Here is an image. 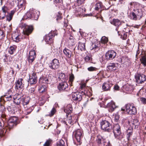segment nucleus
I'll list each match as a JSON object with an SVG mask.
<instances>
[{
    "label": "nucleus",
    "mask_w": 146,
    "mask_h": 146,
    "mask_svg": "<svg viewBox=\"0 0 146 146\" xmlns=\"http://www.w3.org/2000/svg\"><path fill=\"white\" fill-rule=\"evenodd\" d=\"M12 96L11 95L9 96L7 95H5L4 96H1L0 98V101L2 102L3 101L5 102L7 101H10L12 99Z\"/></svg>",
    "instance_id": "b1692460"
},
{
    "label": "nucleus",
    "mask_w": 146,
    "mask_h": 146,
    "mask_svg": "<svg viewBox=\"0 0 146 146\" xmlns=\"http://www.w3.org/2000/svg\"><path fill=\"white\" fill-rule=\"evenodd\" d=\"M36 57V54L35 50H33L30 51L29 55L28 58L29 62L32 63L35 59Z\"/></svg>",
    "instance_id": "dca6fc26"
},
{
    "label": "nucleus",
    "mask_w": 146,
    "mask_h": 146,
    "mask_svg": "<svg viewBox=\"0 0 146 146\" xmlns=\"http://www.w3.org/2000/svg\"><path fill=\"white\" fill-rule=\"evenodd\" d=\"M56 109L53 108L51 110L50 113L49 114L46 115V116H48L50 117H52L53 115L54 114V113H56Z\"/></svg>",
    "instance_id": "603ef678"
},
{
    "label": "nucleus",
    "mask_w": 146,
    "mask_h": 146,
    "mask_svg": "<svg viewBox=\"0 0 146 146\" xmlns=\"http://www.w3.org/2000/svg\"><path fill=\"white\" fill-rule=\"evenodd\" d=\"M112 129L115 137L119 140H121L122 137L121 135V131L119 125L118 124H115L112 128Z\"/></svg>",
    "instance_id": "f03ea898"
},
{
    "label": "nucleus",
    "mask_w": 146,
    "mask_h": 146,
    "mask_svg": "<svg viewBox=\"0 0 146 146\" xmlns=\"http://www.w3.org/2000/svg\"><path fill=\"white\" fill-rule=\"evenodd\" d=\"M85 60L86 62H91L92 61V58L90 55H87L85 58Z\"/></svg>",
    "instance_id": "8fccbe9b"
},
{
    "label": "nucleus",
    "mask_w": 146,
    "mask_h": 146,
    "mask_svg": "<svg viewBox=\"0 0 146 146\" xmlns=\"http://www.w3.org/2000/svg\"><path fill=\"white\" fill-rule=\"evenodd\" d=\"M102 3L101 2H99L97 3L95 5V9L96 10L98 11L100 9H101L102 6Z\"/></svg>",
    "instance_id": "37998d69"
},
{
    "label": "nucleus",
    "mask_w": 146,
    "mask_h": 146,
    "mask_svg": "<svg viewBox=\"0 0 146 146\" xmlns=\"http://www.w3.org/2000/svg\"><path fill=\"white\" fill-rule=\"evenodd\" d=\"M104 139L102 136L100 135H98L97 137L96 138V142L100 146V145L102 146V142L104 141Z\"/></svg>",
    "instance_id": "72a5a7b5"
},
{
    "label": "nucleus",
    "mask_w": 146,
    "mask_h": 146,
    "mask_svg": "<svg viewBox=\"0 0 146 146\" xmlns=\"http://www.w3.org/2000/svg\"><path fill=\"white\" fill-rule=\"evenodd\" d=\"M140 100L141 102L143 104H146V98H141L140 99Z\"/></svg>",
    "instance_id": "0e129e2a"
},
{
    "label": "nucleus",
    "mask_w": 146,
    "mask_h": 146,
    "mask_svg": "<svg viewBox=\"0 0 146 146\" xmlns=\"http://www.w3.org/2000/svg\"><path fill=\"white\" fill-rule=\"evenodd\" d=\"M74 79V76L73 74H71L70 77L69 82V84L71 86H72V82H73Z\"/></svg>",
    "instance_id": "49530a36"
},
{
    "label": "nucleus",
    "mask_w": 146,
    "mask_h": 146,
    "mask_svg": "<svg viewBox=\"0 0 146 146\" xmlns=\"http://www.w3.org/2000/svg\"><path fill=\"white\" fill-rule=\"evenodd\" d=\"M6 14L2 12H0V19H3L5 18Z\"/></svg>",
    "instance_id": "052dcab7"
},
{
    "label": "nucleus",
    "mask_w": 146,
    "mask_h": 146,
    "mask_svg": "<svg viewBox=\"0 0 146 146\" xmlns=\"http://www.w3.org/2000/svg\"><path fill=\"white\" fill-rule=\"evenodd\" d=\"M108 38L105 36L102 37L101 39V41L103 43H106L108 42Z\"/></svg>",
    "instance_id": "09e8293b"
},
{
    "label": "nucleus",
    "mask_w": 146,
    "mask_h": 146,
    "mask_svg": "<svg viewBox=\"0 0 146 146\" xmlns=\"http://www.w3.org/2000/svg\"><path fill=\"white\" fill-rule=\"evenodd\" d=\"M100 124L102 130L108 132L111 131L112 127L108 121L106 120L102 121L100 122Z\"/></svg>",
    "instance_id": "20e7f679"
},
{
    "label": "nucleus",
    "mask_w": 146,
    "mask_h": 146,
    "mask_svg": "<svg viewBox=\"0 0 146 146\" xmlns=\"http://www.w3.org/2000/svg\"><path fill=\"white\" fill-rule=\"evenodd\" d=\"M22 105L24 106L27 105L29 102V98L28 97L23 98V101Z\"/></svg>",
    "instance_id": "79ce46f5"
},
{
    "label": "nucleus",
    "mask_w": 146,
    "mask_h": 146,
    "mask_svg": "<svg viewBox=\"0 0 146 146\" xmlns=\"http://www.w3.org/2000/svg\"><path fill=\"white\" fill-rule=\"evenodd\" d=\"M126 110L127 113L131 115H134L137 113V110L133 105L127 104L125 106Z\"/></svg>",
    "instance_id": "423d86ee"
},
{
    "label": "nucleus",
    "mask_w": 146,
    "mask_h": 146,
    "mask_svg": "<svg viewBox=\"0 0 146 146\" xmlns=\"http://www.w3.org/2000/svg\"><path fill=\"white\" fill-rule=\"evenodd\" d=\"M13 40L16 42H18L21 39V37L19 35H13L12 37Z\"/></svg>",
    "instance_id": "f704fd0d"
},
{
    "label": "nucleus",
    "mask_w": 146,
    "mask_h": 146,
    "mask_svg": "<svg viewBox=\"0 0 146 146\" xmlns=\"http://www.w3.org/2000/svg\"><path fill=\"white\" fill-rule=\"evenodd\" d=\"M4 61L5 62H8V61L10 62L13 60V57L11 56L7 57L6 56H5V58H4Z\"/></svg>",
    "instance_id": "a18cd8bd"
},
{
    "label": "nucleus",
    "mask_w": 146,
    "mask_h": 146,
    "mask_svg": "<svg viewBox=\"0 0 146 146\" xmlns=\"http://www.w3.org/2000/svg\"><path fill=\"white\" fill-rule=\"evenodd\" d=\"M73 37L72 36H70L69 38L70 40L69 41V46H70V45L72 46H73L74 44V40L73 39Z\"/></svg>",
    "instance_id": "5fc2aeb1"
},
{
    "label": "nucleus",
    "mask_w": 146,
    "mask_h": 146,
    "mask_svg": "<svg viewBox=\"0 0 146 146\" xmlns=\"http://www.w3.org/2000/svg\"><path fill=\"white\" fill-rule=\"evenodd\" d=\"M68 85L67 83L64 81L59 84L58 86V89L60 91L64 90L68 88Z\"/></svg>",
    "instance_id": "a211bd4d"
},
{
    "label": "nucleus",
    "mask_w": 146,
    "mask_h": 146,
    "mask_svg": "<svg viewBox=\"0 0 146 146\" xmlns=\"http://www.w3.org/2000/svg\"><path fill=\"white\" fill-rule=\"evenodd\" d=\"M111 23L116 27H119L121 25V23L119 20L116 19H113L111 22Z\"/></svg>",
    "instance_id": "7c9ffc66"
},
{
    "label": "nucleus",
    "mask_w": 146,
    "mask_h": 146,
    "mask_svg": "<svg viewBox=\"0 0 146 146\" xmlns=\"http://www.w3.org/2000/svg\"><path fill=\"white\" fill-rule=\"evenodd\" d=\"M66 78L65 75L63 73H59L58 78L60 80H61L62 81V80H64Z\"/></svg>",
    "instance_id": "c03bdc74"
},
{
    "label": "nucleus",
    "mask_w": 146,
    "mask_h": 146,
    "mask_svg": "<svg viewBox=\"0 0 146 146\" xmlns=\"http://www.w3.org/2000/svg\"><path fill=\"white\" fill-rule=\"evenodd\" d=\"M107 106L110 108V111H113L114 109L116 107L115 103L113 101H111L108 103Z\"/></svg>",
    "instance_id": "cd10ccee"
},
{
    "label": "nucleus",
    "mask_w": 146,
    "mask_h": 146,
    "mask_svg": "<svg viewBox=\"0 0 146 146\" xmlns=\"http://www.w3.org/2000/svg\"><path fill=\"white\" fill-rule=\"evenodd\" d=\"M72 110L73 109L72 105L69 104L68 105L66 106L65 107L64 111V112L67 114H69L72 112Z\"/></svg>",
    "instance_id": "a878e982"
},
{
    "label": "nucleus",
    "mask_w": 146,
    "mask_h": 146,
    "mask_svg": "<svg viewBox=\"0 0 146 146\" xmlns=\"http://www.w3.org/2000/svg\"><path fill=\"white\" fill-rule=\"evenodd\" d=\"M32 18V14L31 10L30 11H28L24 16V19H30Z\"/></svg>",
    "instance_id": "c9c22d12"
},
{
    "label": "nucleus",
    "mask_w": 146,
    "mask_h": 146,
    "mask_svg": "<svg viewBox=\"0 0 146 146\" xmlns=\"http://www.w3.org/2000/svg\"><path fill=\"white\" fill-rule=\"evenodd\" d=\"M131 128H129L127 131V139L129 140L130 139V137L132 136L133 134L132 130Z\"/></svg>",
    "instance_id": "58836bf2"
},
{
    "label": "nucleus",
    "mask_w": 146,
    "mask_h": 146,
    "mask_svg": "<svg viewBox=\"0 0 146 146\" xmlns=\"http://www.w3.org/2000/svg\"><path fill=\"white\" fill-rule=\"evenodd\" d=\"M73 134L78 143V144L80 145L82 143V140L84 135L83 131L81 129H78L73 132Z\"/></svg>",
    "instance_id": "7ed1b4c3"
},
{
    "label": "nucleus",
    "mask_w": 146,
    "mask_h": 146,
    "mask_svg": "<svg viewBox=\"0 0 146 146\" xmlns=\"http://www.w3.org/2000/svg\"><path fill=\"white\" fill-rule=\"evenodd\" d=\"M142 15V11L141 9H133L130 13L129 16L131 19L136 21L140 19Z\"/></svg>",
    "instance_id": "f257e3e1"
},
{
    "label": "nucleus",
    "mask_w": 146,
    "mask_h": 146,
    "mask_svg": "<svg viewBox=\"0 0 146 146\" xmlns=\"http://www.w3.org/2000/svg\"><path fill=\"white\" fill-rule=\"evenodd\" d=\"M86 84H82L80 86L82 90H83L84 89L85 90V89H87V88L86 87Z\"/></svg>",
    "instance_id": "69168bd1"
},
{
    "label": "nucleus",
    "mask_w": 146,
    "mask_h": 146,
    "mask_svg": "<svg viewBox=\"0 0 146 146\" xmlns=\"http://www.w3.org/2000/svg\"><path fill=\"white\" fill-rule=\"evenodd\" d=\"M16 48V46H11L9 48L8 52L10 54H12L15 51Z\"/></svg>",
    "instance_id": "e433bc0d"
},
{
    "label": "nucleus",
    "mask_w": 146,
    "mask_h": 146,
    "mask_svg": "<svg viewBox=\"0 0 146 146\" xmlns=\"http://www.w3.org/2000/svg\"><path fill=\"white\" fill-rule=\"evenodd\" d=\"M96 69L97 68H96L92 66H91L88 68V70L90 71H95L96 70Z\"/></svg>",
    "instance_id": "e2e57ef3"
},
{
    "label": "nucleus",
    "mask_w": 146,
    "mask_h": 146,
    "mask_svg": "<svg viewBox=\"0 0 146 146\" xmlns=\"http://www.w3.org/2000/svg\"><path fill=\"white\" fill-rule=\"evenodd\" d=\"M78 48L81 51H84L85 50V45L84 43L80 42H79L78 46Z\"/></svg>",
    "instance_id": "4c0bfd02"
},
{
    "label": "nucleus",
    "mask_w": 146,
    "mask_h": 146,
    "mask_svg": "<svg viewBox=\"0 0 146 146\" xmlns=\"http://www.w3.org/2000/svg\"><path fill=\"white\" fill-rule=\"evenodd\" d=\"M1 118H2L3 122L8 121V117L7 116L4 112L2 113L1 115Z\"/></svg>",
    "instance_id": "a19ab883"
},
{
    "label": "nucleus",
    "mask_w": 146,
    "mask_h": 146,
    "mask_svg": "<svg viewBox=\"0 0 146 146\" xmlns=\"http://www.w3.org/2000/svg\"><path fill=\"white\" fill-rule=\"evenodd\" d=\"M137 82L138 84H141L146 80V76L143 74H138L135 76Z\"/></svg>",
    "instance_id": "1a4fd4ad"
},
{
    "label": "nucleus",
    "mask_w": 146,
    "mask_h": 146,
    "mask_svg": "<svg viewBox=\"0 0 146 146\" xmlns=\"http://www.w3.org/2000/svg\"><path fill=\"white\" fill-rule=\"evenodd\" d=\"M114 116V120L115 122H117L119 121V115L117 114H115L113 115Z\"/></svg>",
    "instance_id": "6e6d98bb"
},
{
    "label": "nucleus",
    "mask_w": 146,
    "mask_h": 146,
    "mask_svg": "<svg viewBox=\"0 0 146 146\" xmlns=\"http://www.w3.org/2000/svg\"><path fill=\"white\" fill-rule=\"evenodd\" d=\"M75 117L74 116H71L67 118V121H63L62 122L64 124L68 125V124H71L73 122V120L74 119Z\"/></svg>",
    "instance_id": "4be33fe9"
},
{
    "label": "nucleus",
    "mask_w": 146,
    "mask_h": 146,
    "mask_svg": "<svg viewBox=\"0 0 146 146\" xmlns=\"http://www.w3.org/2000/svg\"><path fill=\"white\" fill-rule=\"evenodd\" d=\"M141 55H142L141 58L140 59L141 63L145 66L146 65V55L144 52H142Z\"/></svg>",
    "instance_id": "bb28decb"
},
{
    "label": "nucleus",
    "mask_w": 146,
    "mask_h": 146,
    "mask_svg": "<svg viewBox=\"0 0 146 146\" xmlns=\"http://www.w3.org/2000/svg\"><path fill=\"white\" fill-rule=\"evenodd\" d=\"M2 13H4L6 14V13H8V7L5 6H3L2 7Z\"/></svg>",
    "instance_id": "3c124183"
},
{
    "label": "nucleus",
    "mask_w": 146,
    "mask_h": 146,
    "mask_svg": "<svg viewBox=\"0 0 146 146\" xmlns=\"http://www.w3.org/2000/svg\"><path fill=\"white\" fill-rule=\"evenodd\" d=\"M67 62L70 64H72V60L71 58H68L66 59Z\"/></svg>",
    "instance_id": "338daca9"
},
{
    "label": "nucleus",
    "mask_w": 146,
    "mask_h": 146,
    "mask_svg": "<svg viewBox=\"0 0 146 146\" xmlns=\"http://www.w3.org/2000/svg\"><path fill=\"white\" fill-rule=\"evenodd\" d=\"M46 87L44 85H42L39 86L38 90L40 93H42L46 91Z\"/></svg>",
    "instance_id": "473e14b6"
},
{
    "label": "nucleus",
    "mask_w": 146,
    "mask_h": 146,
    "mask_svg": "<svg viewBox=\"0 0 146 146\" xmlns=\"http://www.w3.org/2000/svg\"><path fill=\"white\" fill-rule=\"evenodd\" d=\"M60 66L59 61L56 59H53L49 65V67L52 69H56Z\"/></svg>",
    "instance_id": "6e6552de"
},
{
    "label": "nucleus",
    "mask_w": 146,
    "mask_h": 146,
    "mask_svg": "<svg viewBox=\"0 0 146 146\" xmlns=\"http://www.w3.org/2000/svg\"><path fill=\"white\" fill-rule=\"evenodd\" d=\"M64 141L61 139L57 143L56 146H65Z\"/></svg>",
    "instance_id": "864d4df0"
},
{
    "label": "nucleus",
    "mask_w": 146,
    "mask_h": 146,
    "mask_svg": "<svg viewBox=\"0 0 146 146\" xmlns=\"http://www.w3.org/2000/svg\"><path fill=\"white\" fill-rule=\"evenodd\" d=\"M23 79L22 78H19L15 83V89L18 90L22 89L23 87L24 84L23 82Z\"/></svg>",
    "instance_id": "4468645a"
},
{
    "label": "nucleus",
    "mask_w": 146,
    "mask_h": 146,
    "mask_svg": "<svg viewBox=\"0 0 146 146\" xmlns=\"http://www.w3.org/2000/svg\"><path fill=\"white\" fill-rule=\"evenodd\" d=\"M51 141V140L50 139L47 140L44 144L43 146H50Z\"/></svg>",
    "instance_id": "4d7b16f0"
},
{
    "label": "nucleus",
    "mask_w": 146,
    "mask_h": 146,
    "mask_svg": "<svg viewBox=\"0 0 146 146\" xmlns=\"http://www.w3.org/2000/svg\"><path fill=\"white\" fill-rule=\"evenodd\" d=\"M15 13V11L14 10L11 11L9 13H8L12 17H13V15Z\"/></svg>",
    "instance_id": "774afa93"
},
{
    "label": "nucleus",
    "mask_w": 146,
    "mask_h": 146,
    "mask_svg": "<svg viewBox=\"0 0 146 146\" xmlns=\"http://www.w3.org/2000/svg\"><path fill=\"white\" fill-rule=\"evenodd\" d=\"M39 81L40 83L46 84H49L50 82V81L47 77L44 76L40 78Z\"/></svg>",
    "instance_id": "393cba45"
},
{
    "label": "nucleus",
    "mask_w": 146,
    "mask_h": 146,
    "mask_svg": "<svg viewBox=\"0 0 146 146\" xmlns=\"http://www.w3.org/2000/svg\"><path fill=\"white\" fill-rule=\"evenodd\" d=\"M76 15H81L84 12V10L79 6H76L74 9Z\"/></svg>",
    "instance_id": "5701e85b"
},
{
    "label": "nucleus",
    "mask_w": 146,
    "mask_h": 146,
    "mask_svg": "<svg viewBox=\"0 0 146 146\" xmlns=\"http://www.w3.org/2000/svg\"><path fill=\"white\" fill-rule=\"evenodd\" d=\"M123 89L125 91H128V92H129L132 89V87L131 86H130L128 84L124 85L123 86Z\"/></svg>",
    "instance_id": "ea45409f"
},
{
    "label": "nucleus",
    "mask_w": 146,
    "mask_h": 146,
    "mask_svg": "<svg viewBox=\"0 0 146 146\" xmlns=\"http://www.w3.org/2000/svg\"><path fill=\"white\" fill-rule=\"evenodd\" d=\"M4 36L5 35L3 31L0 29V39H3Z\"/></svg>",
    "instance_id": "680f3d73"
},
{
    "label": "nucleus",
    "mask_w": 146,
    "mask_h": 146,
    "mask_svg": "<svg viewBox=\"0 0 146 146\" xmlns=\"http://www.w3.org/2000/svg\"><path fill=\"white\" fill-rule=\"evenodd\" d=\"M117 63H110L107 66V70L111 72L117 69Z\"/></svg>",
    "instance_id": "f3484780"
},
{
    "label": "nucleus",
    "mask_w": 146,
    "mask_h": 146,
    "mask_svg": "<svg viewBox=\"0 0 146 146\" xmlns=\"http://www.w3.org/2000/svg\"><path fill=\"white\" fill-rule=\"evenodd\" d=\"M5 110V106L2 104H1L0 106V111L2 113L4 112Z\"/></svg>",
    "instance_id": "bf43d9fd"
},
{
    "label": "nucleus",
    "mask_w": 146,
    "mask_h": 146,
    "mask_svg": "<svg viewBox=\"0 0 146 146\" xmlns=\"http://www.w3.org/2000/svg\"><path fill=\"white\" fill-rule=\"evenodd\" d=\"M116 56V53L113 50L108 51L105 54L106 58L108 60H112Z\"/></svg>",
    "instance_id": "9b49d317"
},
{
    "label": "nucleus",
    "mask_w": 146,
    "mask_h": 146,
    "mask_svg": "<svg viewBox=\"0 0 146 146\" xmlns=\"http://www.w3.org/2000/svg\"><path fill=\"white\" fill-rule=\"evenodd\" d=\"M5 17L6 18V20L9 22L11 21L13 17L8 13L7 15H6Z\"/></svg>",
    "instance_id": "13d9d810"
},
{
    "label": "nucleus",
    "mask_w": 146,
    "mask_h": 146,
    "mask_svg": "<svg viewBox=\"0 0 146 146\" xmlns=\"http://www.w3.org/2000/svg\"><path fill=\"white\" fill-rule=\"evenodd\" d=\"M37 78L36 75L33 73L32 76H30L29 80L28 81L29 83L31 84H35L37 82Z\"/></svg>",
    "instance_id": "aec40b11"
},
{
    "label": "nucleus",
    "mask_w": 146,
    "mask_h": 146,
    "mask_svg": "<svg viewBox=\"0 0 146 146\" xmlns=\"http://www.w3.org/2000/svg\"><path fill=\"white\" fill-rule=\"evenodd\" d=\"M53 35L51 33H49L46 35L44 37V40L47 44H50L53 41L52 39Z\"/></svg>",
    "instance_id": "6ab92c4d"
},
{
    "label": "nucleus",
    "mask_w": 146,
    "mask_h": 146,
    "mask_svg": "<svg viewBox=\"0 0 146 146\" xmlns=\"http://www.w3.org/2000/svg\"><path fill=\"white\" fill-rule=\"evenodd\" d=\"M82 95L78 92H72V98L74 101H80L82 99Z\"/></svg>",
    "instance_id": "f8f14e48"
},
{
    "label": "nucleus",
    "mask_w": 146,
    "mask_h": 146,
    "mask_svg": "<svg viewBox=\"0 0 146 146\" xmlns=\"http://www.w3.org/2000/svg\"><path fill=\"white\" fill-rule=\"evenodd\" d=\"M63 52L64 54L68 58H70L71 56V52L69 49L65 48L64 49Z\"/></svg>",
    "instance_id": "2f4dec72"
},
{
    "label": "nucleus",
    "mask_w": 146,
    "mask_h": 146,
    "mask_svg": "<svg viewBox=\"0 0 146 146\" xmlns=\"http://www.w3.org/2000/svg\"><path fill=\"white\" fill-rule=\"evenodd\" d=\"M129 5L131 6V8L133 9H139L141 5L139 3L137 2H132L129 3Z\"/></svg>",
    "instance_id": "412c9836"
},
{
    "label": "nucleus",
    "mask_w": 146,
    "mask_h": 146,
    "mask_svg": "<svg viewBox=\"0 0 146 146\" xmlns=\"http://www.w3.org/2000/svg\"><path fill=\"white\" fill-rule=\"evenodd\" d=\"M112 86L111 82L110 81L105 82L102 86L103 90L105 91L109 90Z\"/></svg>",
    "instance_id": "2eb2a0df"
},
{
    "label": "nucleus",
    "mask_w": 146,
    "mask_h": 146,
    "mask_svg": "<svg viewBox=\"0 0 146 146\" xmlns=\"http://www.w3.org/2000/svg\"><path fill=\"white\" fill-rule=\"evenodd\" d=\"M14 102L17 105H22L23 98L21 97L19 94H16L13 96Z\"/></svg>",
    "instance_id": "9d476101"
},
{
    "label": "nucleus",
    "mask_w": 146,
    "mask_h": 146,
    "mask_svg": "<svg viewBox=\"0 0 146 146\" xmlns=\"http://www.w3.org/2000/svg\"><path fill=\"white\" fill-rule=\"evenodd\" d=\"M32 18L35 20H37L38 17L39 13L35 9L31 10Z\"/></svg>",
    "instance_id": "c756f323"
},
{
    "label": "nucleus",
    "mask_w": 146,
    "mask_h": 146,
    "mask_svg": "<svg viewBox=\"0 0 146 146\" xmlns=\"http://www.w3.org/2000/svg\"><path fill=\"white\" fill-rule=\"evenodd\" d=\"M39 104L40 105H43L45 102L46 101L45 98L44 97L43 98L40 97L39 99Z\"/></svg>",
    "instance_id": "de8ad7c7"
},
{
    "label": "nucleus",
    "mask_w": 146,
    "mask_h": 146,
    "mask_svg": "<svg viewBox=\"0 0 146 146\" xmlns=\"http://www.w3.org/2000/svg\"><path fill=\"white\" fill-rule=\"evenodd\" d=\"M25 5V2L24 0H20L18 1V4L17 5L18 9L20 10H22L24 8Z\"/></svg>",
    "instance_id": "c85d7f7f"
},
{
    "label": "nucleus",
    "mask_w": 146,
    "mask_h": 146,
    "mask_svg": "<svg viewBox=\"0 0 146 146\" xmlns=\"http://www.w3.org/2000/svg\"><path fill=\"white\" fill-rule=\"evenodd\" d=\"M23 26L24 27L23 29L24 34L28 36L32 33L34 29L32 26H29L24 24L23 25Z\"/></svg>",
    "instance_id": "0eeeda50"
},
{
    "label": "nucleus",
    "mask_w": 146,
    "mask_h": 146,
    "mask_svg": "<svg viewBox=\"0 0 146 146\" xmlns=\"http://www.w3.org/2000/svg\"><path fill=\"white\" fill-rule=\"evenodd\" d=\"M18 119L17 117H11L8 120L7 128L9 130L12 129L14 126L16 125L18 123Z\"/></svg>",
    "instance_id": "39448f33"
},
{
    "label": "nucleus",
    "mask_w": 146,
    "mask_h": 146,
    "mask_svg": "<svg viewBox=\"0 0 146 146\" xmlns=\"http://www.w3.org/2000/svg\"><path fill=\"white\" fill-rule=\"evenodd\" d=\"M128 123L131 126V129H135L138 127L139 123L137 119H134L131 122L128 121Z\"/></svg>",
    "instance_id": "ddd939ff"
}]
</instances>
